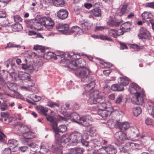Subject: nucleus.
<instances>
[{
  "label": "nucleus",
  "instance_id": "1",
  "mask_svg": "<svg viewBox=\"0 0 154 154\" xmlns=\"http://www.w3.org/2000/svg\"><path fill=\"white\" fill-rule=\"evenodd\" d=\"M79 56L77 54L75 59L72 60L68 65V67L75 70V75L82 78V85H85V89L86 93L83 94L86 95L88 92L90 91L95 86V83L93 81L89 80V77L91 73L89 69L85 67L86 62L85 61L80 58Z\"/></svg>",
  "mask_w": 154,
  "mask_h": 154
},
{
  "label": "nucleus",
  "instance_id": "2",
  "mask_svg": "<svg viewBox=\"0 0 154 154\" xmlns=\"http://www.w3.org/2000/svg\"><path fill=\"white\" fill-rule=\"evenodd\" d=\"M88 103L90 104L98 105V114L104 119L110 116L113 109H116L112 107L111 102L108 100H105V97L101 96L97 90L90 94Z\"/></svg>",
  "mask_w": 154,
  "mask_h": 154
},
{
  "label": "nucleus",
  "instance_id": "3",
  "mask_svg": "<svg viewBox=\"0 0 154 154\" xmlns=\"http://www.w3.org/2000/svg\"><path fill=\"white\" fill-rule=\"evenodd\" d=\"M44 25L46 28L49 29L54 25L53 20L49 17H42L38 15L36 18L28 22L27 26L31 29L40 30Z\"/></svg>",
  "mask_w": 154,
  "mask_h": 154
},
{
  "label": "nucleus",
  "instance_id": "4",
  "mask_svg": "<svg viewBox=\"0 0 154 154\" xmlns=\"http://www.w3.org/2000/svg\"><path fill=\"white\" fill-rule=\"evenodd\" d=\"M47 120L49 122L55 131L56 140H57L58 142L60 141V136L58 132H64L66 131L67 127L66 125H60L57 127V122L53 117L51 116H48L46 117Z\"/></svg>",
  "mask_w": 154,
  "mask_h": 154
},
{
  "label": "nucleus",
  "instance_id": "5",
  "mask_svg": "<svg viewBox=\"0 0 154 154\" xmlns=\"http://www.w3.org/2000/svg\"><path fill=\"white\" fill-rule=\"evenodd\" d=\"M54 55L57 59L58 58H61L60 60L61 63L66 64L68 66L69 63H71L72 60L75 59L77 55L74 53H71L70 55L68 53H65L61 51H56Z\"/></svg>",
  "mask_w": 154,
  "mask_h": 154
},
{
  "label": "nucleus",
  "instance_id": "6",
  "mask_svg": "<svg viewBox=\"0 0 154 154\" xmlns=\"http://www.w3.org/2000/svg\"><path fill=\"white\" fill-rule=\"evenodd\" d=\"M56 144L57 147L59 148H57L56 147L54 148L53 146L52 147V150L55 149L54 150V152H57L59 151V150H61V146H63L62 144L63 143H66L70 141V143H71V138L70 137V134H66L63 135L61 137L60 136V141L58 142V141L56 140Z\"/></svg>",
  "mask_w": 154,
  "mask_h": 154
},
{
  "label": "nucleus",
  "instance_id": "7",
  "mask_svg": "<svg viewBox=\"0 0 154 154\" xmlns=\"http://www.w3.org/2000/svg\"><path fill=\"white\" fill-rule=\"evenodd\" d=\"M18 77L20 80L24 81L25 82H29L28 86L32 87L34 85L33 81L32 80L30 75L26 72H19Z\"/></svg>",
  "mask_w": 154,
  "mask_h": 154
},
{
  "label": "nucleus",
  "instance_id": "8",
  "mask_svg": "<svg viewBox=\"0 0 154 154\" xmlns=\"http://www.w3.org/2000/svg\"><path fill=\"white\" fill-rule=\"evenodd\" d=\"M71 143L70 145L75 146L82 139L81 134L77 131H74L70 134Z\"/></svg>",
  "mask_w": 154,
  "mask_h": 154
},
{
  "label": "nucleus",
  "instance_id": "9",
  "mask_svg": "<svg viewBox=\"0 0 154 154\" xmlns=\"http://www.w3.org/2000/svg\"><path fill=\"white\" fill-rule=\"evenodd\" d=\"M92 118L89 116H82L80 118V120L76 121V123L82 125L85 127H88L92 124Z\"/></svg>",
  "mask_w": 154,
  "mask_h": 154
},
{
  "label": "nucleus",
  "instance_id": "10",
  "mask_svg": "<svg viewBox=\"0 0 154 154\" xmlns=\"http://www.w3.org/2000/svg\"><path fill=\"white\" fill-rule=\"evenodd\" d=\"M107 143V141L102 138H98L92 140L90 141V144L92 148H98L102 145H105Z\"/></svg>",
  "mask_w": 154,
  "mask_h": 154
},
{
  "label": "nucleus",
  "instance_id": "11",
  "mask_svg": "<svg viewBox=\"0 0 154 154\" xmlns=\"http://www.w3.org/2000/svg\"><path fill=\"white\" fill-rule=\"evenodd\" d=\"M141 145L137 143H128L124 147V149L130 152L136 149H140L142 148Z\"/></svg>",
  "mask_w": 154,
  "mask_h": 154
},
{
  "label": "nucleus",
  "instance_id": "12",
  "mask_svg": "<svg viewBox=\"0 0 154 154\" xmlns=\"http://www.w3.org/2000/svg\"><path fill=\"white\" fill-rule=\"evenodd\" d=\"M138 36L140 39L149 40L151 38L150 33L144 27L140 28V33Z\"/></svg>",
  "mask_w": 154,
  "mask_h": 154
},
{
  "label": "nucleus",
  "instance_id": "13",
  "mask_svg": "<svg viewBox=\"0 0 154 154\" xmlns=\"http://www.w3.org/2000/svg\"><path fill=\"white\" fill-rule=\"evenodd\" d=\"M144 96L143 91L139 92L135 94V98H134L132 100L136 104L142 105L143 103Z\"/></svg>",
  "mask_w": 154,
  "mask_h": 154
},
{
  "label": "nucleus",
  "instance_id": "14",
  "mask_svg": "<svg viewBox=\"0 0 154 154\" xmlns=\"http://www.w3.org/2000/svg\"><path fill=\"white\" fill-rule=\"evenodd\" d=\"M128 90L131 93L135 94L143 91L140 86L135 83H132L130 85Z\"/></svg>",
  "mask_w": 154,
  "mask_h": 154
},
{
  "label": "nucleus",
  "instance_id": "15",
  "mask_svg": "<svg viewBox=\"0 0 154 154\" xmlns=\"http://www.w3.org/2000/svg\"><path fill=\"white\" fill-rule=\"evenodd\" d=\"M141 16L143 20L149 19V21L152 25V29L154 31V20L151 19L153 17L152 14L149 11H144L141 14Z\"/></svg>",
  "mask_w": 154,
  "mask_h": 154
},
{
  "label": "nucleus",
  "instance_id": "16",
  "mask_svg": "<svg viewBox=\"0 0 154 154\" xmlns=\"http://www.w3.org/2000/svg\"><path fill=\"white\" fill-rule=\"evenodd\" d=\"M25 132H23V135L25 139H31L35 137L36 134L30 131L29 128L27 127L24 128Z\"/></svg>",
  "mask_w": 154,
  "mask_h": 154
},
{
  "label": "nucleus",
  "instance_id": "17",
  "mask_svg": "<svg viewBox=\"0 0 154 154\" xmlns=\"http://www.w3.org/2000/svg\"><path fill=\"white\" fill-rule=\"evenodd\" d=\"M56 28L59 29V31L63 33L68 34L69 33V30L68 25L67 24H59L57 25Z\"/></svg>",
  "mask_w": 154,
  "mask_h": 154
},
{
  "label": "nucleus",
  "instance_id": "18",
  "mask_svg": "<svg viewBox=\"0 0 154 154\" xmlns=\"http://www.w3.org/2000/svg\"><path fill=\"white\" fill-rule=\"evenodd\" d=\"M68 15V11L65 9H60L57 12V17L61 20H64L67 18Z\"/></svg>",
  "mask_w": 154,
  "mask_h": 154
},
{
  "label": "nucleus",
  "instance_id": "19",
  "mask_svg": "<svg viewBox=\"0 0 154 154\" xmlns=\"http://www.w3.org/2000/svg\"><path fill=\"white\" fill-rule=\"evenodd\" d=\"M115 137L119 142L126 139V134L121 131H119L116 132L115 134Z\"/></svg>",
  "mask_w": 154,
  "mask_h": 154
},
{
  "label": "nucleus",
  "instance_id": "20",
  "mask_svg": "<svg viewBox=\"0 0 154 154\" xmlns=\"http://www.w3.org/2000/svg\"><path fill=\"white\" fill-rule=\"evenodd\" d=\"M83 33L82 30L80 28L77 26H72L69 30L70 33H74L75 35H81Z\"/></svg>",
  "mask_w": 154,
  "mask_h": 154
},
{
  "label": "nucleus",
  "instance_id": "21",
  "mask_svg": "<svg viewBox=\"0 0 154 154\" xmlns=\"http://www.w3.org/2000/svg\"><path fill=\"white\" fill-rule=\"evenodd\" d=\"M79 24L84 29L89 28L92 24L89 21L86 20H82L79 22Z\"/></svg>",
  "mask_w": 154,
  "mask_h": 154
},
{
  "label": "nucleus",
  "instance_id": "22",
  "mask_svg": "<svg viewBox=\"0 0 154 154\" xmlns=\"http://www.w3.org/2000/svg\"><path fill=\"white\" fill-rule=\"evenodd\" d=\"M121 30H116L114 29L109 30L108 33L110 36L116 38L118 36L123 35V32H120Z\"/></svg>",
  "mask_w": 154,
  "mask_h": 154
},
{
  "label": "nucleus",
  "instance_id": "23",
  "mask_svg": "<svg viewBox=\"0 0 154 154\" xmlns=\"http://www.w3.org/2000/svg\"><path fill=\"white\" fill-rule=\"evenodd\" d=\"M118 82L121 86H126L128 85L129 82L128 78L126 76L120 77L118 79Z\"/></svg>",
  "mask_w": 154,
  "mask_h": 154
},
{
  "label": "nucleus",
  "instance_id": "24",
  "mask_svg": "<svg viewBox=\"0 0 154 154\" xmlns=\"http://www.w3.org/2000/svg\"><path fill=\"white\" fill-rule=\"evenodd\" d=\"M131 26L130 22H126L122 24L120 27V32H123V34L124 32H127Z\"/></svg>",
  "mask_w": 154,
  "mask_h": 154
},
{
  "label": "nucleus",
  "instance_id": "25",
  "mask_svg": "<svg viewBox=\"0 0 154 154\" xmlns=\"http://www.w3.org/2000/svg\"><path fill=\"white\" fill-rule=\"evenodd\" d=\"M105 146L107 154H115L116 153V150L113 146L108 145Z\"/></svg>",
  "mask_w": 154,
  "mask_h": 154
},
{
  "label": "nucleus",
  "instance_id": "26",
  "mask_svg": "<svg viewBox=\"0 0 154 154\" xmlns=\"http://www.w3.org/2000/svg\"><path fill=\"white\" fill-rule=\"evenodd\" d=\"M118 125L119 128L122 130H126L130 127V124L127 122H123L120 123L118 122Z\"/></svg>",
  "mask_w": 154,
  "mask_h": 154
},
{
  "label": "nucleus",
  "instance_id": "27",
  "mask_svg": "<svg viewBox=\"0 0 154 154\" xmlns=\"http://www.w3.org/2000/svg\"><path fill=\"white\" fill-rule=\"evenodd\" d=\"M43 62L42 60L40 59H38L33 62L34 66L35 71H38L40 67L43 66Z\"/></svg>",
  "mask_w": 154,
  "mask_h": 154
},
{
  "label": "nucleus",
  "instance_id": "28",
  "mask_svg": "<svg viewBox=\"0 0 154 154\" xmlns=\"http://www.w3.org/2000/svg\"><path fill=\"white\" fill-rule=\"evenodd\" d=\"M91 13L95 17H100L101 16V11L99 8H96L91 10Z\"/></svg>",
  "mask_w": 154,
  "mask_h": 154
},
{
  "label": "nucleus",
  "instance_id": "29",
  "mask_svg": "<svg viewBox=\"0 0 154 154\" xmlns=\"http://www.w3.org/2000/svg\"><path fill=\"white\" fill-rule=\"evenodd\" d=\"M118 122L117 121L110 119L107 121L106 123V125L109 128H113L115 127L116 125H118Z\"/></svg>",
  "mask_w": 154,
  "mask_h": 154
},
{
  "label": "nucleus",
  "instance_id": "30",
  "mask_svg": "<svg viewBox=\"0 0 154 154\" xmlns=\"http://www.w3.org/2000/svg\"><path fill=\"white\" fill-rule=\"evenodd\" d=\"M67 116L69 118H72L75 122L77 121H79L81 118L80 116L75 112H73L71 114H68Z\"/></svg>",
  "mask_w": 154,
  "mask_h": 154
},
{
  "label": "nucleus",
  "instance_id": "31",
  "mask_svg": "<svg viewBox=\"0 0 154 154\" xmlns=\"http://www.w3.org/2000/svg\"><path fill=\"white\" fill-rule=\"evenodd\" d=\"M107 23L109 26H119L121 23L120 22L112 19H109Z\"/></svg>",
  "mask_w": 154,
  "mask_h": 154
},
{
  "label": "nucleus",
  "instance_id": "32",
  "mask_svg": "<svg viewBox=\"0 0 154 154\" xmlns=\"http://www.w3.org/2000/svg\"><path fill=\"white\" fill-rule=\"evenodd\" d=\"M123 89L124 87L122 86L117 84H113L111 87V89L113 91H121Z\"/></svg>",
  "mask_w": 154,
  "mask_h": 154
},
{
  "label": "nucleus",
  "instance_id": "33",
  "mask_svg": "<svg viewBox=\"0 0 154 154\" xmlns=\"http://www.w3.org/2000/svg\"><path fill=\"white\" fill-rule=\"evenodd\" d=\"M55 53L51 52H48L44 54V57L47 59H49L51 58H53L55 60L57 59V58L54 56Z\"/></svg>",
  "mask_w": 154,
  "mask_h": 154
},
{
  "label": "nucleus",
  "instance_id": "34",
  "mask_svg": "<svg viewBox=\"0 0 154 154\" xmlns=\"http://www.w3.org/2000/svg\"><path fill=\"white\" fill-rule=\"evenodd\" d=\"M54 5L57 7H62L64 5V0H52Z\"/></svg>",
  "mask_w": 154,
  "mask_h": 154
},
{
  "label": "nucleus",
  "instance_id": "35",
  "mask_svg": "<svg viewBox=\"0 0 154 154\" xmlns=\"http://www.w3.org/2000/svg\"><path fill=\"white\" fill-rule=\"evenodd\" d=\"M38 109L40 111L41 113L44 115L46 116V118L48 116H47V112H48V109L47 108L41 106H37Z\"/></svg>",
  "mask_w": 154,
  "mask_h": 154
},
{
  "label": "nucleus",
  "instance_id": "36",
  "mask_svg": "<svg viewBox=\"0 0 154 154\" xmlns=\"http://www.w3.org/2000/svg\"><path fill=\"white\" fill-rule=\"evenodd\" d=\"M99 61L100 63V66L102 68H109L112 66V64L110 63L104 62L103 60L100 59H99Z\"/></svg>",
  "mask_w": 154,
  "mask_h": 154
},
{
  "label": "nucleus",
  "instance_id": "37",
  "mask_svg": "<svg viewBox=\"0 0 154 154\" xmlns=\"http://www.w3.org/2000/svg\"><path fill=\"white\" fill-rule=\"evenodd\" d=\"M8 88L11 91H14L17 89V87L15 84L9 83L7 85Z\"/></svg>",
  "mask_w": 154,
  "mask_h": 154
},
{
  "label": "nucleus",
  "instance_id": "38",
  "mask_svg": "<svg viewBox=\"0 0 154 154\" xmlns=\"http://www.w3.org/2000/svg\"><path fill=\"white\" fill-rule=\"evenodd\" d=\"M126 10V7L125 6H123L121 9L117 10L116 12V14L119 16H121L125 12Z\"/></svg>",
  "mask_w": 154,
  "mask_h": 154
},
{
  "label": "nucleus",
  "instance_id": "39",
  "mask_svg": "<svg viewBox=\"0 0 154 154\" xmlns=\"http://www.w3.org/2000/svg\"><path fill=\"white\" fill-rule=\"evenodd\" d=\"M8 145L14 148L17 146V141L14 139L10 140L8 141Z\"/></svg>",
  "mask_w": 154,
  "mask_h": 154
},
{
  "label": "nucleus",
  "instance_id": "40",
  "mask_svg": "<svg viewBox=\"0 0 154 154\" xmlns=\"http://www.w3.org/2000/svg\"><path fill=\"white\" fill-rule=\"evenodd\" d=\"M141 109L139 107L135 108L133 109V114L136 116H138L141 113Z\"/></svg>",
  "mask_w": 154,
  "mask_h": 154
},
{
  "label": "nucleus",
  "instance_id": "41",
  "mask_svg": "<svg viewBox=\"0 0 154 154\" xmlns=\"http://www.w3.org/2000/svg\"><path fill=\"white\" fill-rule=\"evenodd\" d=\"M95 150L97 151V154H107L105 146L102 147L99 149L96 148Z\"/></svg>",
  "mask_w": 154,
  "mask_h": 154
},
{
  "label": "nucleus",
  "instance_id": "42",
  "mask_svg": "<svg viewBox=\"0 0 154 154\" xmlns=\"http://www.w3.org/2000/svg\"><path fill=\"white\" fill-rule=\"evenodd\" d=\"M14 92V94H12L11 97L14 98H19L22 100H24V98L22 95L17 92Z\"/></svg>",
  "mask_w": 154,
  "mask_h": 154
},
{
  "label": "nucleus",
  "instance_id": "43",
  "mask_svg": "<svg viewBox=\"0 0 154 154\" xmlns=\"http://www.w3.org/2000/svg\"><path fill=\"white\" fill-rule=\"evenodd\" d=\"M88 131L91 136H93L95 134L97 131L96 128L94 127H91L89 129Z\"/></svg>",
  "mask_w": 154,
  "mask_h": 154
},
{
  "label": "nucleus",
  "instance_id": "44",
  "mask_svg": "<svg viewBox=\"0 0 154 154\" xmlns=\"http://www.w3.org/2000/svg\"><path fill=\"white\" fill-rule=\"evenodd\" d=\"M147 109L149 112L154 118V106H151L150 105H149L147 106Z\"/></svg>",
  "mask_w": 154,
  "mask_h": 154
},
{
  "label": "nucleus",
  "instance_id": "45",
  "mask_svg": "<svg viewBox=\"0 0 154 154\" xmlns=\"http://www.w3.org/2000/svg\"><path fill=\"white\" fill-rule=\"evenodd\" d=\"M29 97L32 99L34 102H36L39 101L41 99V98L40 96L37 95H35L34 96L32 95Z\"/></svg>",
  "mask_w": 154,
  "mask_h": 154
},
{
  "label": "nucleus",
  "instance_id": "46",
  "mask_svg": "<svg viewBox=\"0 0 154 154\" xmlns=\"http://www.w3.org/2000/svg\"><path fill=\"white\" fill-rule=\"evenodd\" d=\"M123 99V95L122 94L119 95L116 98L115 103L117 104H120Z\"/></svg>",
  "mask_w": 154,
  "mask_h": 154
},
{
  "label": "nucleus",
  "instance_id": "47",
  "mask_svg": "<svg viewBox=\"0 0 154 154\" xmlns=\"http://www.w3.org/2000/svg\"><path fill=\"white\" fill-rule=\"evenodd\" d=\"M47 105L48 106L51 107H54L56 106L58 107L60 105L59 104L57 103H56L51 101H49L48 102Z\"/></svg>",
  "mask_w": 154,
  "mask_h": 154
},
{
  "label": "nucleus",
  "instance_id": "48",
  "mask_svg": "<svg viewBox=\"0 0 154 154\" xmlns=\"http://www.w3.org/2000/svg\"><path fill=\"white\" fill-rule=\"evenodd\" d=\"M28 145L32 149V150L33 152H35V151H37V149H37L38 148L37 145V144H36L34 143H28Z\"/></svg>",
  "mask_w": 154,
  "mask_h": 154
},
{
  "label": "nucleus",
  "instance_id": "49",
  "mask_svg": "<svg viewBox=\"0 0 154 154\" xmlns=\"http://www.w3.org/2000/svg\"><path fill=\"white\" fill-rule=\"evenodd\" d=\"M26 70L30 72H33L34 71H35L34 64H33V65L28 64Z\"/></svg>",
  "mask_w": 154,
  "mask_h": 154
},
{
  "label": "nucleus",
  "instance_id": "50",
  "mask_svg": "<svg viewBox=\"0 0 154 154\" xmlns=\"http://www.w3.org/2000/svg\"><path fill=\"white\" fill-rule=\"evenodd\" d=\"M13 27L15 29L14 30L15 31H18L22 29V27L21 24L20 23H17L14 25Z\"/></svg>",
  "mask_w": 154,
  "mask_h": 154
},
{
  "label": "nucleus",
  "instance_id": "51",
  "mask_svg": "<svg viewBox=\"0 0 154 154\" xmlns=\"http://www.w3.org/2000/svg\"><path fill=\"white\" fill-rule=\"evenodd\" d=\"M8 108V105L6 103L3 102L0 105V109L2 111H5Z\"/></svg>",
  "mask_w": 154,
  "mask_h": 154
},
{
  "label": "nucleus",
  "instance_id": "52",
  "mask_svg": "<svg viewBox=\"0 0 154 154\" xmlns=\"http://www.w3.org/2000/svg\"><path fill=\"white\" fill-rule=\"evenodd\" d=\"M99 38L102 40H106L108 41H111L112 39L108 37L106 35H102L99 36Z\"/></svg>",
  "mask_w": 154,
  "mask_h": 154
},
{
  "label": "nucleus",
  "instance_id": "53",
  "mask_svg": "<svg viewBox=\"0 0 154 154\" xmlns=\"http://www.w3.org/2000/svg\"><path fill=\"white\" fill-rule=\"evenodd\" d=\"M40 149H41L43 150L45 152H48L49 150H51V148H49L48 146H40Z\"/></svg>",
  "mask_w": 154,
  "mask_h": 154
},
{
  "label": "nucleus",
  "instance_id": "54",
  "mask_svg": "<svg viewBox=\"0 0 154 154\" xmlns=\"http://www.w3.org/2000/svg\"><path fill=\"white\" fill-rule=\"evenodd\" d=\"M11 149L9 148L5 149L2 153V154H11Z\"/></svg>",
  "mask_w": 154,
  "mask_h": 154
},
{
  "label": "nucleus",
  "instance_id": "55",
  "mask_svg": "<svg viewBox=\"0 0 154 154\" xmlns=\"http://www.w3.org/2000/svg\"><path fill=\"white\" fill-rule=\"evenodd\" d=\"M14 21L17 23L22 21V18L18 15H15L14 17Z\"/></svg>",
  "mask_w": 154,
  "mask_h": 154
},
{
  "label": "nucleus",
  "instance_id": "56",
  "mask_svg": "<svg viewBox=\"0 0 154 154\" xmlns=\"http://www.w3.org/2000/svg\"><path fill=\"white\" fill-rule=\"evenodd\" d=\"M57 119L59 121H68L69 119V118H67L66 117H63L59 115L57 116Z\"/></svg>",
  "mask_w": 154,
  "mask_h": 154
},
{
  "label": "nucleus",
  "instance_id": "57",
  "mask_svg": "<svg viewBox=\"0 0 154 154\" xmlns=\"http://www.w3.org/2000/svg\"><path fill=\"white\" fill-rule=\"evenodd\" d=\"M75 149L76 154H82L84 152V149L82 148L75 147Z\"/></svg>",
  "mask_w": 154,
  "mask_h": 154
},
{
  "label": "nucleus",
  "instance_id": "58",
  "mask_svg": "<svg viewBox=\"0 0 154 154\" xmlns=\"http://www.w3.org/2000/svg\"><path fill=\"white\" fill-rule=\"evenodd\" d=\"M34 49L35 50H40L41 52L44 51L43 50H42L44 49L43 47L38 45L35 46L34 47Z\"/></svg>",
  "mask_w": 154,
  "mask_h": 154
},
{
  "label": "nucleus",
  "instance_id": "59",
  "mask_svg": "<svg viewBox=\"0 0 154 154\" xmlns=\"http://www.w3.org/2000/svg\"><path fill=\"white\" fill-rule=\"evenodd\" d=\"M120 49L122 50H124V49H127V47L126 45L124 43L120 42Z\"/></svg>",
  "mask_w": 154,
  "mask_h": 154
},
{
  "label": "nucleus",
  "instance_id": "60",
  "mask_svg": "<svg viewBox=\"0 0 154 154\" xmlns=\"http://www.w3.org/2000/svg\"><path fill=\"white\" fill-rule=\"evenodd\" d=\"M80 141L81 142L83 145L86 146H91V145L90 144V142H88L84 140H81Z\"/></svg>",
  "mask_w": 154,
  "mask_h": 154
},
{
  "label": "nucleus",
  "instance_id": "61",
  "mask_svg": "<svg viewBox=\"0 0 154 154\" xmlns=\"http://www.w3.org/2000/svg\"><path fill=\"white\" fill-rule=\"evenodd\" d=\"M1 115L2 117L8 118L9 116V114L8 112H2L1 113Z\"/></svg>",
  "mask_w": 154,
  "mask_h": 154
},
{
  "label": "nucleus",
  "instance_id": "62",
  "mask_svg": "<svg viewBox=\"0 0 154 154\" xmlns=\"http://www.w3.org/2000/svg\"><path fill=\"white\" fill-rule=\"evenodd\" d=\"M132 47L134 49H137V50L142 49L143 48V46H139L137 45H133Z\"/></svg>",
  "mask_w": 154,
  "mask_h": 154
},
{
  "label": "nucleus",
  "instance_id": "63",
  "mask_svg": "<svg viewBox=\"0 0 154 154\" xmlns=\"http://www.w3.org/2000/svg\"><path fill=\"white\" fill-rule=\"evenodd\" d=\"M6 15L5 12L3 11H0V18L6 17Z\"/></svg>",
  "mask_w": 154,
  "mask_h": 154
},
{
  "label": "nucleus",
  "instance_id": "64",
  "mask_svg": "<svg viewBox=\"0 0 154 154\" xmlns=\"http://www.w3.org/2000/svg\"><path fill=\"white\" fill-rule=\"evenodd\" d=\"M133 136L134 137H138L139 136V131L138 129H136L133 132Z\"/></svg>",
  "mask_w": 154,
  "mask_h": 154
}]
</instances>
